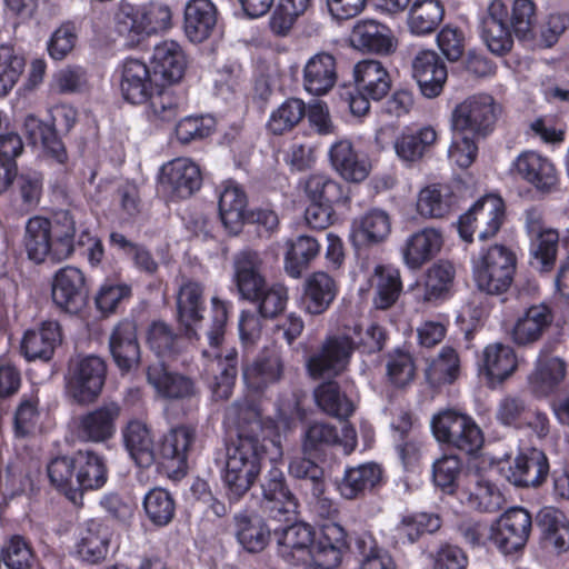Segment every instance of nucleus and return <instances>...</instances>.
<instances>
[{"mask_svg": "<svg viewBox=\"0 0 569 569\" xmlns=\"http://www.w3.org/2000/svg\"><path fill=\"white\" fill-rule=\"evenodd\" d=\"M264 445L253 436L240 435L226 448L222 480L231 501L241 499L261 472Z\"/></svg>", "mask_w": 569, "mask_h": 569, "instance_id": "1", "label": "nucleus"}, {"mask_svg": "<svg viewBox=\"0 0 569 569\" xmlns=\"http://www.w3.org/2000/svg\"><path fill=\"white\" fill-rule=\"evenodd\" d=\"M516 254L503 244L482 249L472 259V271L479 290L502 295L511 286L516 272Z\"/></svg>", "mask_w": 569, "mask_h": 569, "instance_id": "2", "label": "nucleus"}, {"mask_svg": "<svg viewBox=\"0 0 569 569\" xmlns=\"http://www.w3.org/2000/svg\"><path fill=\"white\" fill-rule=\"evenodd\" d=\"M502 108L487 93H476L458 103L451 113L452 130L457 134L486 138L495 130Z\"/></svg>", "mask_w": 569, "mask_h": 569, "instance_id": "3", "label": "nucleus"}, {"mask_svg": "<svg viewBox=\"0 0 569 569\" xmlns=\"http://www.w3.org/2000/svg\"><path fill=\"white\" fill-rule=\"evenodd\" d=\"M432 432L439 442L448 443L468 455L483 445V435L469 416L452 409L440 411L431 420Z\"/></svg>", "mask_w": 569, "mask_h": 569, "instance_id": "4", "label": "nucleus"}, {"mask_svg": "<svg viewBox=\"0 0 569 569\" xmlns=\"http://www.w3.org/2000/svg\"><path fill=\"white\" fill-rule=\"evenodd\" d=\"M357 343L347 333L327 336L307 359V370L311 378L337 377L349 366Z\"/></svg>", "mask_w": 569, "mask_h": 569, "instance_id": "5", "label": "nucleus"}, {"mask_svg": "<svg viewBox=\"0 0 569 569\" xmlns=\"http://www.w3.org/2000/svg\"><path fill=\"white\" fill-rule=\"evenodd\" d=\"M505 219V206L500 197L489 194L478 200L459 219V233L465 241L471 242L473 236L479 240L495 237Z\"/></svg>", "mask_w": 569, "mask_h": 569, "instance_id": "6", "label": "nucleus"}, {"mask_svg": "<svg viewBox=\"0 0 569 569\" xmlns=\"http://www.w3.org/2000/svg\"><path fill=\"white\" fill-rule=\"evenodd\" d=\"M107 366L98 356L79 357L72 361L67 382L68 395L78 403L93 402L104 385Z\"/></svg>", "mask_w": 569, "mask_h": 569, "instance_id": "7", "label": "nucleus"}, {"mask_svg": "<svg viewBox=\"0 0 569 569\" xmlns=\"http://www.w3.org/2000/svg\"><path fill=\"white\" fill-rule=\"evenodd\" d=\"M532 519L521 507H512L495 520L489 530V540L505 555L521 550L530 536Z\"/></svg>", "mask_w": 569, "mask_h": 569, "instance_id": "8", "label": "nucleus"}, {"mask_svg": "<svg viewBox=\"0 0 569 569\" xmlns=\"http://www.w3.org/2000/svg\"><path fill=\"white\" fill-rule=\"evenodd\" d=\"M512 168L517 176L542 194L559 190L560 178L555 163L538 152L520 153L513 161Z\"/></svg>", "mask_w": 569, "mask_h": 569, "instance_id": "9", "label": "nucleus"}, {"mask_svg": "<svg viewBox=\"0 0 569 569\" xmlns=\"http://www.w3.org/2000/svg\"><path fill=\"white\" fill-rule=\"evenodd\" d=\"M120 413L117 402H106L74 420V435L83 442H104L113 437Z\"/></svg>", "mask_w": 569, "mask_h": 569, "instance_id": "10", "label": "nucleus"}, {"mask_svg": "<svg viewBox=\"0 0 569 569\" xmlns=\"http://www.w3.org/2000/svg\"><path fill=\"white\" fill-rule=\"evenodd\" d=\"M109 350L113 362L122 373L138 369L141 360L137 325L131 320L120 321L109 336Z\"/></svg>", "mask_w": 569, "mask_h": 569, "instance_id": "11", "label": "nucleus"}, {"mask_svg": "<svg viewBox=\"0 0 569 569\" xmlns=\"http://www.w3.org/2000/svg\"><path fill=\"white\" fill-rule=\"evenodd\" d=\"M88 298L82 271L76 267L61 268L52 283V299L61 309L76 313L81 310Z\"/></svg>", "mask_w": 569, "mask_h": 569, "instance_id": "12", "label": "nucleus"}, {"mask_svg": "<svg viewBox=\"0 0 569 569\" xmlns=\"http://www.w3.org/2000/svg\"><path fill=\"white\" fill-rule=\"evenodd\" d=\"M162 88L153 69L138 59H127L122 67L121 91L124 99L133 104L148 101L150 94Z\"/></svg>", "mask_w": 569, "mask_h": 569, "instance_id": "13", "label": "nucleus"}, {"mask_svg": "<svg viewBox=\"0 0 569 569\" xmlns=\"http://www.w3.org/2000/svg\"><path fill=\"white\" fill-rule=\"evenodd\" d=\"M527 228L532 237L531 244V266L541 272H548L556 262L559 233L557 230L546 228L539 214L528 213Z\"/></svg>", "mask_w": 569, "mask_h": 569, "instance_id": "14", "label": "nucleus"}, {"mask_svg": "<svg viewBox=\"0 0 569 569\" xmlns=\"http://www.w3.org/2000/svg\"><path fill=\"white\" fill-rule=\"evenodd\" d=\"M341 446L349 455L357 446V432L351 426H343L341 433L337 428L326 422L311 423L303 435L302 451L305 455L321 451L331 446Z\"/></svg>", "mask_w": 569, "mask_h": 569, "instance_id": "15", "label": "nucleus"}, {"mask_svg": "<svg viewBox=\"0 0 569 569\" xmlns=\"http://www.w3.org/2000/svg\"><path fill=\"white\" fill-rule=\"evenodd\" d=\"M412 77L423 97H438L448 78L445 62L432 50H421L412 60Z\"/></svg>", "mask_w": 569, "mask_h": 569, "instance_id": "16", "label": "nucleus"}, {"mask_svg": "<svg viewBox=\"0 0 569 569\" xmlns=\"http://www.w3.org/2000/svg\"><path fill=\"white\" fill-rule=\"evenodd\" d=\"M160 182L174 197L184 199L200 189L202 177L193 161L177 158L162 167Z\"/></svg>", "mask_w": 569, "mask_h": 569, "instance_id": "17", "label": "nucleus"}, {"mask_svg": "<svg viewBox=\"0 0 569 569\" xmlns=\"http://www.w3.org/2000/svg\"><path fill=\"white\" fill-rule=\"evenodd\" d=\"M347 533L338 523L330 522L322 527L320 537L310 548L308 559L310 563L321 569H335L342 559V551L347 546Z\"/></svg>", "mask_w": 569, "mask_h": 569, "instance_id": "18", "label": "nucleus"}, {"mask_svg": "<svg viewBox=\"0 0 569 569\" xmlns=\"http://www.w3.org/2000/svg\"><path fill=\"white\" fill-rule=\"evenodd\" d=\"M350 43L358 50L380 54H389L397 47L392 31L387 26L371 19L356 22L350 33Z\"/></svg>", "mask_w": 569, "mask_h": 569, "instance_id": "19", "label": "nucleus"}, {"mask_svg": "<svg viewBox=\"0 0 569 569\" xmlns=\"http://www.w3.org/2000/svg\"><path fill=\"white\" fill-rule=\"evenodd\" d=\"M148 382L157 393L168 400H183L197 396L198 389L193 380L182 373L170 371L163 363L148 367Z\"/></svg>", "mask_w": 569, "mask_h": 569, "instance_id": "20", "label": "nucleus"}, {"mask_svg": "<svg viewBox=\"0 0 569 569\" xmlns=\"http://www.w3.org/2000/svg\"><path fill=\"white\" fill-rule=\"evenodd\" d=\"M549 473L548 458L536 448L519 453L509 468L508 480L517 487H539Z\"/></svg>", "mask_w": 569, "mask_h": 569, "instance_id": "21", "label": "nucleus"}, {"mask_svg": "<svg viewBox=\"0 0 569 569\" xmlns=\"http://www.w3.org/2000/svg\"><path fill=\"white\" fill-rule=\"evenodd\" d=\"M279 555L287 562L298 565L308 560L309 551L315 542L313 528L305 522H296L282 529H276Z\"/></svg>", "mask_w": 569, "mask_h": 569, "instance_id": "22", "label": "nucleus"}, {"mask_svg": "<svg viewBox=\"0 0 569 569\" xmlns=\"http://www.w3.org/2000/svg\"><path fill=\"white\" fill-rule=\"evenodd\" d=\"M177 318L188 338L197 337L196 325L201 321L204 310L203 287L196 281L184 280L177 292Z\"/></svg>", "mask_w": 569, "mask_h": 569, "instance_id": "23", "label": "nucleus"}, {"mask_svg": "<svg viewBox=\"0 0 569 569\" xmlns=\"http://www.w3.org/2000/svg\"><path fill=\"white\" fill-rule=\"evenodd\" d=\"M186 64L183 51L176 41H163L154 47L151 68L162 88L179 82L184 74Z\"/></svg>", "mask_w": 569, "mask_h": 569, "instance_id": "24", "label": "nucleus"}, {"mask_svg": "<svg viewBox=\"0 0 569 569\" xmlns=\"http://www.w3.org/2000/svg\"><path fill=\"white\" fill-rule=\"evenodd\" d=\"M329 157L335 170L347 181H363L371 169L366 154L356 150L349 140L336 142L329 151Z\"/></svg>", "mask_w": 569, "mask_h": 569, "instance_id": "25", "label": "nucleus"}, {"mask_svg": "<svg viewBox=\"0 0 569 569\" xmlns=\"http://www.w3.org/2000/svg\"><path fill=\"white\" fill-rule=\"evenodd\" d=\"M259 254L252 250H242L233 258L234 281L244 299L253 300L261 296L267 287L259 271Z\"/></svg>", "mask_w": 569, "mask_h": 569, "instance_id": "26", "label": "nucleus"}, {"mask_svg": "<svg viewBox=\"0 0 569 569\" xmlns=\"http://www.w3.org/2000/svg\"><path fill=\"white\" fill-rule=\"evenodd\" d=\"M337 81L336 58L328 52L312 56L303 68V87L315 96L330 91Z\"/></svg>", "mask_w": 569, "mask_h": 569, "instance_id": "27", "label": "nucleus"}, {"mask_svg": "<svg viewBox=\"0 0 569 569\" xmlns=\"http://www.w3.org/2000/svg\"><path fill=\"white\" fill-rule=\"evenodd\" d=\"M61 328L56 321H44L38 328L28 330L21 342V350L28 360H49L61 342Z\"/></svg>", "mask_w": 569, "mask_h": 569, "instance_id": "28", "label": "nucleus"}, {"mask_svg": "<svg viewBox=\"0 0 569 569\" xmlns=\"http://www.w3.org/2000/svg\"><path fill=\"white\" fill-rule=\"evenodd\" d=\"M338 293L336 280L323 271H316L307 277L303 284L305 310L312 316L323 313L331 306Z\"/></svg>", "mask_w": 569, "mask_h": 569, "instance_id": "29", "label": "nucleus"}, {"mask_svg": "<svg viewBox=\"0 0 569 569\" xmlns=\"http://www.w3.org/2000/svg\"><path fill=\"white\" fill-rule=\"evenodd\" d=\"M283 371L282 357L277 351H270L243 369V380L250 390L262 392L279 382L283 377Z\"/></svg>", "mask_w": 569, "mask_h": 569, "instance_id": "30", "label": "nucleus"}, {"mask_svg": "<svg viewBox=\"0 0 569 569\" xmlns=\"http://www.w3.org/2000/svg\"><path fill=\"white\" fill-rule=\"evenodd\" d=\"M353 77L360 93L370 99L381 100L391 88V78L385 66L373 59L359 61L353 68Z\"/></svg>", "mask_w": 569, "mask_h": 569, "instance_id": "31", "label": "nucleus"}, {"mask_svg": "<svg viewBox=\"0 0 569 569\" xmlns=\"http://www.w3.org/2000/svg\"><path fill=\"white\" fill-rule=\"evenodd\" d=\"M217 24V9L210 0H189L184 7V32L192 42L207 40Z\"/></svg>", "mask_w": 569, "mask_h": 569, "instance_id": "32", "label": "nucleus"}, {"mask_svg": "<svg viewBox=\"0 0 569 569\" xmlns=\"http://www.w3.org/2000/svg\"><path fill=\"white\" fill-rule=\"evenodd\" d=\"M443 238L435 228H425L412 233L402 249L405 263L411 269H419L431 260L441 249Z\"/></svg>", "mask_w": 569, "mask_h": 569, "instance_id": "33", "label": "nucleus"}, {"mask_svg": "<svg viewBox=\"0 0 569 569\" xmlns=\"http://www.w3.org/2000/svg\"><path fill=\"white\" fill-rule=\"evenodd\" d=\"M553 320L550 308L543 303L529 307L518 318L511 337L518 346H527L538 341Z\"/></svg>", "mask_w": 569, "mask_h": 569, "instance_id": "34", "label": "nucleus"}, {"mask_svg": "<svg viewBox=\"0 0 569 569\" xmlns=\"http://www.w3.org/2000/svg\"><path fill=\"white\" fill-rule=\"evenodd\" d=\"M460 500L468 508L479 512L492 513L505 505V498L499 489L477 475L471 477L469 485L462 490Z\"/></svg>", "mask_w": 569, "mask_h": 569, "instance_id": "35", "label": "nucleus"}, {"mask_svg": "<svg viewBox=\"0 0 569 569\" xmlns=\"http://www.w3.org/2000/svg\"><path fill=\"white\" fill-rule=\"evenodd\" d=\"M247 204L244 191L238 184L228 182L219 196V216L229 233L240 232L247 217Z\"/></svg>", "mask_w": 569, "mask_h": 569, "instance_id": "36", "label": "nucleus"}, {"mask_svg": "<svg viewBox=\"0 0 569 569\" xmlns=\"http://www.w3.org/2000/svg\"><path fill=\"white\" fill-rule=\"evenodd\" d=\"M455 196L447 184L432 183L422 188L417 197V212L428 219H442L453 209Z\"/></svg>", "mask_w": 569, "mask_h": 569, "instance_id": "37", "label": "nucleus"}, {"mask_svg": "<svg viewBox=\"0 0 569 569\" xmlns=\"http://www.w3.org/2000/svg\"><path fill=\"white\" fill-rule=\"evenodd\" d=\"M111 537L112 532L107 526L91 520L77 545V553L88 563H99L107 558Z\"/></svg>", "mask_w": 569, "mask_h": 569, "instance_id": "38", "label": "nucleus"}, {"mask_svg": "<svg viewBox=\"0 0 569 569\" xmlns=\"http://www.w3.org/2000/svg\"><path fill=\"white\" fill-rule=\"evenodd\" d=\"M538 525L547 548L558 553L569 550V522L562 511L552 507L543 508L538 515Z\"/></svg>", "mask_w": 569, "mask_h": 569, "instance_id": "39", "label": "nucleus"}, {"mask_svg": "<svg viewBox=\"0 0 569 569\" xmlns=\"http://www.w3.org/2000/svg\"><path fill=\"white\" fill-rule=\"evenodd\" d=\"M77 223L73 216L68 211L56 214L51 222V251L50 259L61 261L71 257L77 243Z\"/></svg>", "mask_w": 569, "mask_h": 569, "instance_id": "40", "label": "nucleus"}, {"mask_svg": "<svg viewBox=\"0 0 569 569\" xmlns=\"http://www.w3.org/2000/svg\"><path fill=\"white\" fill-rule=\"evenodd\" d=\"M284 269L287 273L297 279L300 278L310 262L319 254L320 244L317 239L309 236H299L287 241Z\"/></svg>", "mask_w": 569, "mask_h": 569, "instance_id": "41", "label": "nucleus"}, {"mask_svg": "<svg viewBox=\"0 0 569 569\" xmlns=\"http://www.w3.org/2000/svg\"><path fill=\"white\" fill-rule=\"evenodd\" d=\"M51 222L41 217H33L28 220L23 244L28 258L36 263L43 262L50 258L51 251Z\"/></svg>", "mask_w": 569, "mask_h": 569, "instance_id": "42", "label": "nucleus"}, {"mask_svg": "<svg viewBox=\"0 0 569 569\" xmlns=\"http://www.w3.org/2000/svg\"><path fill=\"white\" fill-rule=\"evenodd\" d=\"M390 219L382 210H371L352 223V238L358 244L378 243L390 232Z\"/></svg>", "mask_w": 569, "mask_h": 569, "instance_id": "43", "label": "nucleus"}, {"mask_svg": "<svg viewBox=\"0 0 569 569\" xmlns=\"http://www.w3.org/2000/svg\"><path fill=\"white\" fill-rule=\"evenodd\" d=\"M317 406L327 415L346 419L355 411L353 402L341 391L338 382L329 380L319 385L313 392Z\"/></svg>", "mask_w": 569, "mask_h": 569, "instance_id": "44", "label": "nucleus"}, {"mask_svg": "<svg viewBox=\"0 0 569 569\" xmlns=\"http://www.w3.org/2000/svg\"><path fill=\"white\" fill-rule=\"evenodd\" d=\"M77 473L74 483L78 490L79 501L82 498V491L98 489L107 481V469L100 457L93 452H78L76 456Z\"/></svg>", "mask_w": 569, "mask_h": 569, "instance_id": "45", "label": "nucleus"}, {"mask_svg": "<svg viewBox=\"0 0 569 569\" xmlns=\"http://www.w3.org/2000/svg\"><path fill=\"white\" fill-rule=\"evenodd\" d=\"M382 471L376 463H365L350 468L339 485L340 493L347 499H355L371 490L381 480Z\"/></svg>", "mask_w": 569, "mask_h": 569, "instance_id": "46", "label": "nucleus"}, {"mask_svg": "<svg viewBox=\"0 0 569 569\" xmlns=\"http://www.w3.org/2000/svg\"><path fill=\"white\" fill-rule=\"evenodd\" d=\"M196 432L192 428L180 426L171 429L164 437L160 447L161 457L170 461L172 467L182 470L186 467L188 451L193 443Z\"/></svg>", "mask_w": 569, "mask_h": 569, "instance_id": "47", "label": "nucleus"}, {"mask_svg": "<svg viewBox=\"0 0 569 569\" xmlns=\"http://www.w3.org/2000/svg\"><path fill=\"white\" fill-rule=\"evenodd\" d=\"M483 366L487 376L499 382L508 379L517 368L513 349L501 342L488 345L483 350Z\"/></svg>", "mask_w": 569, "mask_h": 569, "instance_id": "48", "label": "nucleus"}, {"mask_svg": "<svg viewBox=\"0 0 569 569\" xmlns=\"http://www.w3.org/2000/svg\"><path fill=\"white\" fill-rule=\"evenodd\" d=\"M372 288L376 290L375 305L379 309L390 308L399 298L402 283L400 272L386 266H377L370 278Z\"/></svg>", "mask_w": 569, "mask_h": 569, "instance_id": "49", "label": "nucleus"}, {"mask_svg": "<svg viewBox=\"0 0 569 569\" xmlns=\"http://www.w3.org/2000/svg\"><path fill=\"white\" fill-rule=\"evenodd\" d=\"M124 443L136 463L140 467H148L153 461V439L148 426L141 421H131L127 426Z\"/></svg>", "mask_w": 569, "mask_h": 569, "instance_id": "50", "label": "nucleus"}, {"mask_svg": "<svg viewBox=\"0 0 569 569\" xmlns=\"http://www.w3.org/2000/svg\"><path fill=\"white\" fill-rule=\"evenodd\" d=\"M437 132L426 127L417 133H402L393 142V149L400 160L413 163L422 159L427 150L436 142Z\"/></svg>", "mask_w": 569, "mask_h": 569, "instance_id": "51", "label": "nucleus"}, {"mask_svg": "<svg viewBox=\"0 0 569 569\" xmlns=\"http://www.w3.org/2000/svg\"><path fill=\"white\" fill-rule=\"evenodd\" d=\"M443 13L439 0H416L409 11L408 27L418 36L431 33L442 21Z\"/></svg>", "mask_w": 569, "mask_h": 569, "instance_id": "52", "label": "nucleus"}, {"mask_svg": "<svg viewBox=\"0 0 569 569\" xmlns=\"http://www.w3.org/2000/svg\"><path fill=\"white\" fill-rule=\"evenodd\" d=\"M441 527L439 516L433 513H415L403 516L396 525L393 531L395 537L402 542L413 543L423 533H433Z\"/></svg>", "mask_w": 569, "mask_h": 569, "instance_id": "53", "label": "nucleus"}, {"mask_svg": "<svg viewBox=\"0 0 569 569\" xmlns=\"http://www.w3.org/2000/svg\"><path fill=\"white\" fill-rule=\"evenodd\" d=\"M305 116V102L297 98H290L271 112L267 128L271 133L281 136L297 127Z\"/></svg>", "mask_w": 569, "mask_h": 569, "instance_id": "54", "label": "nucleus"}, {"mask_svg": "<svg viewBox=\"0 0 569 569\" xmlns=\"http://www.w3.org/2000/svg\"><path fill=\"white\" fill-rule=\"evenodd\" d=\"M74 470H77L76 458L58 457L48 465V476L51 483L70 501L79 503Z\"/></svg>", "mask_w": 569, "mask_h": 569, "instance_id": "55", "label": "nucleus"}, {"mask_svg": "<svg viewBox=\"0 0 569 569\" xmlns=\"http://www.w3.org/2000/svg\"><path fill=\"white\" fill-rule=\"evenodd\" d=\"M460 360L457 351L451 347H443L426 369V377L433 386L451 383L459 375Z\"/></svg>", "mask_w": 569, "mask_h": 569, "instance_id": "56", "label": "nucleus"}, {"mask_svg": "<svg viewBox=\"0 0 569 569\" xmlns=\"http://www.w3.org/2000/svg\"><path fill=\"white\" fill-rule=\"evenodd\" d=\"M23 126L31 143L40 142L60 163L66 161L64 146L50 126L32 114L26 117Z\"/></svg>", "mask_w": 569, "mask_h": 569, "instance_id": "57", "label": "nucleus"}, {"mask_svg": "<svg viewBox=\"0 0 569 569\" xmlns=\"http://www.w3.org/2000/svg\"><path fill=\"white\" fill-rule=\"evenodd\" d=\"M114 19L118 32L126 37L130 44L139 43L143 36L148 34L141 8L121 2Z\"/></svg>", "mask_w": 569, "mask_h": 569, "instance_id": "58", "label": "nucleus"}, {"mask_svg": "<svg viewBox=\"0 0 569 569\" xmlns=\"http://www.w3.org/2000/svg\"><path fill=\"white\" fill-rule=\"evenodd\" d=\"M289 473L301 480V487L310 490L311 495L325 492V471L310 458L299 456L292 458L289 463Z\"/></svg>", "mask_w": 569, "mask_h": 569, "instance_id": "59", "label": "nucleus"}, {"mask_svg": "<svg viewBox=\"0 0 569 569\" xmlns=\"http://www.w3.org/2000/svg\"><path fill=\"white\" fill-rule=\"evenodd\" d=\"M143 508L149 520L159 527L167 526L176 512L174 499L162 488H153L146 495Z\"/></svg>", "mask_w": 569, "mask_h": 569, "instance_id": "60", "label": "nucleus"}, {"mask_svg": "<svg viewBox=\"0 0 569 569\" xmlns=\"http://www.w3.org/2000/svg\"><path fill=\"white\" fill-rule=\"evenodd\" d=\"M455 278V268L449 261H439L431 266L425 280V301H433L445 297Z\"/></svg>", "mask_w": 569, "mask_h": 569, "instance_id": "61", "label": "nucleus"}, {"mask_svg": "<svg viewBox=\"0 0 569 569\" xmlns=\"http://www.w3.org/2000/svg\"><path fill=\"white\" fill-rule=\"evenodd\" d=\"M147 343L158 356H171L179 350V337L164 321H152L147 329Z\"/></svg>", "mask_w": 569, "mask_h": 569, "instance_id": "62", "label": "nucleus"}, {"mask_svg": "<svg viewBox=\"0 0 569 569\" xmlns=\"http://www.w3.org/2000/svg\"><path fill=\"white\" fill-rule=\"evenodd\" d=\"M24 69V59L8 44L0 46V97L17 83Z\"/></svg>", "mask_w": 569, "mask_h": 569, "instance_id": "63", "label": "nucleus"}, {"mask_svg": "<svg viewBox=\"0 0 569 569\" xmlns=\"http://www.w3.org/2000/svg\"><path fill=\"white\" fill-rule=\"evenodd\" d=\"M269 530L260 520L246 517L238 519L237 537L239 542L249 552H259L264 549L269 540Z\"/></svg>", "mask_w": 569, "mask_h": 569, "instance_id": "64", "label": "nucleus"}]
</instances>
